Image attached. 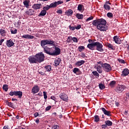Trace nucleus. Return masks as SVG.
<instances>
[{
  "label": "nucleus",
  "instance_id": "nucleus-59",
  "mask_svg": "<svg viewBox=\"0 0 129 129\" xmlns=\"http://www.w3.org/2000/svg\"><path fill=\"white\" fill-rule=\"evenodd\" d=\"M97 63L98 64H99V65H101L102 66H102L103 65V64H104L103 62H102V61H101L97 62Z\"/></svg>",
  "mask_w": 129,
  "mask_h": 129
},
{
  "label": "nucleus",
  "instance_id": "nucleus-43",
  "mask_svg": "<svg viewBox=\"0 0 129 129\" xmlns=\"http://www.w3.org/2000/svg\"><path fill=\"white\" fill-rule=\"evenodd\" d=\"M117 61H118L119 63H121V64H125V61L124 59L118 58Z\"/></svg>",
  "mask_w": 129,
  "mask_h": 129
},
{
  "label": "nucleus",
  "instance_id": "nucleus-40",
  "mask_svg": "<svg viewBox=\"0 0 129 129\" xmlns=\"http://www.w3.org/2000/svg\"><path fill=\"white\" fill-rule=\"evenodd\" d=\"M106 46L109 49H111V50H113V45H112V44L110 43H107Z\"/></svg>",
  "mask_w": 129,
  "mask_h": 129
},
{
  "label": "nucleus",
  "instance_id": "nucleus-57",
  "mask_svg": "<svg viewBox=\"0 0 129 129\" xmlns=\"http://www.w3.org/2000/svg\"><path fill=\"white\" fill-rule=\"evenodd\" d=\"M81 57H82V58H85L86 57L84 52H82Z\"/></svg>",
  "mask_w": 129,
  "mask_h": 129
},
{
  "label": "nucleus",
  "instance_id": "nucleus-32",
  "mask_svg": "<svg viewBox=\"0 0 129 129\" xmlns=\"http://www.w3.org/2000/svg\"><path fill=\"white\" fill-rule=\"evenodd\" d=\"M76 18L78 19V20H83V15L80 14L79 13L76 14Z\"/></svg>",
  "mask_w": 129,
  "mask_h": 129
},
{
  "label": "nucleus",
  "instance_id": "nucleus-61",
  "mask_svg": "<svg viewBox=\"0 0 129 129\" xmlns=\"http://www.w3.org/2000/svg\"><path fill=\"white\" fill-rule=\"evenodd\" d=\"M51 99H52V100H56V97H55V96H52L50 97Z\"/></svg>",
  "mask_w": 129,
  "mask_h": 129
},
{
  "label": "nucleus",
  "instance_id": "nucleus-56",
  "mask_svg": "<svg viewBox=\"0 0 129 129\" xmlns=\"http://www.w3.org/2000/svg\"><path fill=\"white\" fill-rule=\"evenodd\" d=\"M39 74L42 75V76H44V75H46V73H43V72H38Z\"/></svg>",
  "mask_w": 129,
  "mask_h": 129
},
{
  "label": "nucleus",
  "instance_id": "nucleus-64",
  "mask_svg": "<svg viewBox=\"0 0 129 129\" xmlns=\"http://www.w3.org/2000/svg\"><path fill=\"white\" fill-rule=\"evenodd\" d=\"M70 39H71L70 37H68V43H70V42L71 41Z\"/></svg>",
  "mask_w": 129,
  "mask_h": 129
},
{
  "label": "nucleus",
  "instance_id": "nucleus-45",
  "mask_svg": "<svg viewBox=\"0 0 129 129\" xmlns=\"http://www.w3.org/2000/svg\"><path fill=\"white\" fill-rule=\"evenodd\" d=\"M99 87L100 88V89H104V88H105V86H104V85L102 84H99Z\"/></svg>",
  "mask_w": 129,
  "mask_h": 129
},
{
  "label": "nucleus",
  "instance_id": "nucleus-41",
  "mask_svg": "<svg viewBox=\"0 0 129 129\" xmlns=\"http://www.w3.org/2000/svg\"><path fill=\"white\" fill-rule=\"evenodd\" d=\"M107 17H108V18H109V19H112V18H113V14H112V13L110 12H108L107 14Z\"/></svg>",
  "mask_w": 129,
  "mask_h": 129
},
{
  "label": "nucleus",
  "instance_id": "nucleus-55",
  "mask_svg": "<svg viewBox=\"0 0 129 129\" xmlns=\"http://www.w3.org/2000/svg\"><path fill=\"white\" fill-rule=\"evenodd\" d=\"M5 42V39H2L0 40V46H2L3 45V43Z\"/></svg>",
  "mask_w": 129,
  "mask_h": 129
},
{
  "label": "nucleus",
  "instance_id": "nucleus-1",
  "mask_svg": "<svg viewBox=\"0 0 129 129\" xmlns=\"http://www.w3.org/2000/svg\"><path fill=\"white\" fill-rule=\"evenodd\" d=\"M40 45L43 49V52L50 55V56H58L61 53V49L58 47H55V50L53 51V48L48 47V46H54L55 41L51 39H45L40 41Z\"/></svg>",
  "mask_w": 129,
  "mask_h": 129
},
{
  "label": "nucleus",
  "instance_id": "nucleus-17",
  "mask_svg": "<svg viewBox=\"0 0 129 129\" xmlns=\"http://www.w3.org/2000/svg\"><path fill=\"white\" fill-rule=\"evenodd\" d=\"M84 10L85 9L84 8V6L82 4H79L78 6V11H79V12H81V13H83L84 12Z\"/></svg>",
  "mask_w": 129,
  "mask_h": 129
},
{
  "label": "nucleus",
  "instance_id": "nucleus-29",
  "mask_svg": "<svg viewBox=\"0 0 129 129\" xmlns=\"http://www.w3.org/2000/svg\"><path fill=\"white\" fill-rule=\"evenodd\" d=\"M46 14H47V11L43 10L38 15V17H44V16H46Z\"/></svg>",
  "mask_w": 129,
  "mask_h": 129
},
{
  "label": "nucleus",
  "instance_id": "nucleus-18",
  "mask_svg": "<svg viewBox=\"0 0 129 129\" xmlns=\"http://www.w3.org/2000/svg\"><path fill=\"white\" fill-rule=\"evenodd\" d=\"M22 38H23L24 39H34V38H35V36L33 35H30L29 34H25L22 36Z\"/></svg>",
  "mask_w": 129,
  "mask_h": 129
},
{
  "label": "nucleus",
  "instance_id": "nucleus-49",
  "mask_svg": "<svg viewBox=\"0 0 129 129\" xmlns=\"http://www.w3.org/2000/svg\"><path fill=\"white\" fill-rule=\"evenodd\" d=\"M72 40H73V42H74L75 43H78V39H77V38L76 37L72 38Z\"/></svg>",
  "mask_w": 129,
  "mask_h": 129
},
{
  "label": "nucleus",
  "instance_id": "nucleus-39",
  "mask_svg": "<svg viewBox=\"0 0 129 129\" xmlns=\"http://www.w3.org/2000/svg\"><path fill=\"white\" fill-rule=\"evenodd\" d=\"M85 49V47H84V46H80L78 47V50L79 51V52H82V51H83V50Z\"/></svg>",
  "mask_w": 129,
  "mask_h": 129
},
{
  "label": "nucleus",
  "instance_id": "nucleus-15",
  "mask_svg": "<svg viewBox=\"0 0 129 129\" xmlns=\"http://www.w3.org/2000/svg\"><path fill=\"white\" fill-rule=\"evenodd\" d=\"M41 7H42L41 4H35L32 5V9L34 10H40L41 9Z\"/></svg>",
  "mask_w": 129,
  "mask_h": 129
},
{
  "label": "nucleus",
  "instance_id": "nucleus-26",
  "mask_svg": "<svg viewBox=\"0 0 129 129\" xmlns=\"http://www.w3.org/2000/svg\"><path fill=\"white\" fill-rule=\"evenodd\" d=\"M116 84V82L115 81H112L109 84V86L111 88H113V87H114V86H115Z\"/></svg>",
  "mask_w": 129,
  "mask_h": 129
},
{
  "label": "nucleus",
  "instance_id": "nucleus-13",
  "mask_svg": "<svg viewBox=\"0 0 129 129\" xmlns=\"http://www.w3.org/2000/svg\"><path fill=\"white\" fill-rule=\"evenodd\" d=\"M113 41H114L116 44H121V39L119 38L118 36H115L113 37Z\"/></svg>",
  "mask_w": 129,
  "mask_h": 129
},
{
  "label": "nucleus",
  "instance_id": "nucleus-12",
  "mask_svg": "<svg viewBox=\"0 0 129 129\" xmlns=\"http://www.w3.org/2000/svg\"><path fill=\"white\" fill-rule=\"evenodd\" d=\"M6 45L7 47H9V48H11V47H13L14 45H15V43L12 39H9L6 42Z\"/></svg>",
  "mask_w": 129,
  "mask_h": 129
},
{
  "label": "nucleus",
  "instance_id": "nucleus-27",
  "mask_svg": "<svg viewBox=\"0 0 129 129\" xmlns=\"http://www.w3.org/2000/svg\"><path fill=\"white\" fill-rule=\"evenodd\" d=\"M61 61H62V60L60 58H58L57 59H56L54 61L55 66H56V67H57V66H59Z\"/></svg>",
  "mask_w": 129,
  "mask_h": 129
},
{
  "label": "nucleus",
  "instance_id": "nucleus-25",
  "mask_svg": "<svg viewBox=\"0 0 129 129\" xmlns=\"http://www.w3.org/2000/svg\"><path fill=\"white\" fill-rule=\"evenodd\" d=\"M33 13H35V11L32 9H29L28 11H27L26 12V14L27 15H29V16H33Z\"/></svg>",
  "mask_w": 129,
  "mask_h": 129
},
{
  "label": "nucleus",
  "instance_id": "nucleus-16",
  "mask_svg": "<svg viewBox=\"0 0 129 129\" xmlns=\"http://www.w3.org/2000/svg\"><path fill=\"white\" fill-rule=\"evenodd\" d=\"M87 48H89L90 50H92V51H93V50H95V42H93L92 43H89L87 45Z\"/></svg>",
  "mask_w": 129,
  "mask_h": 129
},
{
  "label": "nucleus",
  "instance_id": "nucleus-5",
  "mask_svg": "<svg viewBox=\"0 0 129 129\" xmlns=\"http://www.w3.org/2000/svg\"><path fill=\"white\" fill-rule=\"evenodd\" d=\"M102 68L103 69V70H104V71H105V72H110V71L112 70V69L110 64L107 63H103V65L102 66Z\"/></svg>",
  "mask_w": 129,
  "mask_h": 129
},
{
  "label": "nucleus",
  "instance_id": "nucleus-22",
  "mask_svg": "<svg viewBox=\"0 0 129 129\" xmlns=\"http://www.w3.org/2000/svg\"><path fill=\"white\" fill-rule=\"evenodd\" d=\"M66 15L69 17H71L73 15V10L71 9H69L65 12Z\"/></svg>",
  "mask_w": 129,
  "mask_h": 129
},
{
  "label": "nucleus",
  "instance_id": "nucleus-8",
  "mask_svg": "<svg viewBox=\"0 0 129 129\" xmlns=\"http://www.w3.org/2000/svg\"><path fill=\"white\" fill-rule=\"evenodd\" d=\"M59 98L66 102L68 101V96L65 93H61L59 95Z\"/></svg>",
  "mask_w": 129,
  "mask_h": 129
},
{
  "label": "nucleus",
  "instance_id": "nucleus-42",
  "mask_svg": "<svg viewBox=\"0 0 129 129\" xmlns=\"http://www.w3.org/2000/svg\"><path fill=\"white\" fill-rule=\"evenodd\" d=\"M92 74H93L94 76H96V78H98V77H99V74H98L96 71L92 72Z\"/></svg>",
  "mask_w": 129,
  "mask_h": 129
},
{
  "label": "nucleus",
  "instance_id": "nucleus-28",
  "mask_svg": "<svg viewBox=\"0 0 129 129\" xmlns=\"http://www.w3.org/2000/svg\"><path fill=\"white\" fill-rule=\"evenodd\" d=\"M6 104L8 105V106H10V107H12V108L15 109V105H14V103L9 102V101H6Z\"/></svg>",
  "mask_w": 129,
  "mask_h": 129
},
{
  "label": "nucleus",
  "instance_id": "nucleus-2",
  "mask_svg": "<svg viewBox=\"0 0 129 129\" xmlns=\"http://www.w3.org/2000/svg\"><path fill=\"white\" fill-rule=\"evenodd\" d=\"M93 26H96L98 30L101 32H105L107 30V27H106V20L104 19H100L93 20L92 22Z\"/></svg>",
  "mask_w": 129,
  "mask_h": 129
},
{
  "label": "nucleus",
  "instance_id": "nucleus-58",
  "mask_svg": "<svg viewBox=\"0 0 129 129\" xmlns=\"http://www.w3.org/2000/svg\"><path fill=\"white\" fill-rule=\"evenodd\" d=\"M106 126H107L106 125V124H102V125H101V128H102L105 129V128H106Z\"/></svg>",
  "mask_w": 129,
  "mask_h": 129
},
{
  "label": "nucleus",
  "instance_id": "nucleus-3",
  "mask_svg": "<svg viewBox=\"0 0 129 129\" xmlns=\"http://www.w3.org/2000/svg\"><path fill=\"white\" fill-rule=\"evenodd\" d=\"M37 63H42L45 61V54L42 52H38L35 54Z\"/></svg>",
  "mask_w": 129,
  "mask_h": 129
},
{
  "label": "nucleus",
  "instance_id": "nucleus-62",
  "mask_svg": "<svg viewBox=\"0 0 129 129\" xmlns=\"http://www.w3.org/2000/svg\"><path fill=\"white\" fill-rule=\"evenodd\" d=\"M3 129H10V127L9 126V125H5Z\"/></svg>",
  "mask_w": 129,
  "mask_h": 129
},
{
  "label": "nucleus",
  "instance_id": "nucleus-6",
  "mask_svg": "<svg viewBox=\"0 0 129 129\" xmlns=\"http://www.w3.org/2000/svg\"><path fill=\"white\" fill-rule=\"evenodd\" d=\"M28 61L30 64H38L36 55L30 56L28 57Z\"/></svg>",
  "mask_w": 129,
  "mask_h": 129
},
{
  "label": "nucleus",
  "instance_id": "nucleus-33",
  "mask_svg": "<svg viewBox=\"0 0 129 129\" xmlns=\"http://www.w3.org/2000/svg\"><path fill=\"white\" fill-rule=\"evenodd\" d=\"M105 123L107 126H111V125H112V122L109 120H107L105 121Z\"/></svg>",
  "mask_w": 129,
  "mask_h": 129
},
{
  "label": "nucleus",
  "instance_id": "nucleus-10",
  "mask_svg": "<svg viewBox=\"0 0 129 129\" xmlns=\"http://www.w3.org/2000/svg\"><path fill=\"white\" fill-rule=\"evenodd\" d=\"M101 109L105 115H107V116H111V111L107 110L104 108H101Z\"/></svg>",
  "mask_w": 129,
  "mask_h": 129
},
{
  "label": "nucleus",
  "instance_id": "nucleus-47",
  "mask_svg": "<svg viewBox=\"0 0 129 129\" xmlns=\"http://www.w3.org/2000/svg\"><path fill=\"white\" fill-rule=\"evenodd\" d=\"M43 96L44 99H47V98H48V96H47V92L43 91Z\"/></svg>",
  "mask_w": 129,
  "mask_h": 129
},
{
  "label": "nucleus",
  "instance_id": "nucleus-53",
  "mask_svg": "<svg viewBox=\"0 0 129 129\" xmlns=\"http://www.w3.org/2000/svg\"><path fill=\"white\" fill-rule=\"evenodd\" d=\"M75 29L76 30H80V29H81V25L80 24L78 25L77 26L75 27Z\"/></svg>",
  "mask_w": 129,
  "mask_h": 129
},
{
  "label": "nucleus",
  "instance_id": "nucleus-34",
  "mask_svg": "<svg viewBox=\"0 0 129 129\" xmlns=\"http://www.w3.org/2000/svg\"><path fill=\"white\" fill-rule=\"evenodd\" d=\"M49 7H50V9L52 8H56V7H57V5L56 1L52 3H51L49 5Z\"/></svg>",
  "mask_w": 129,
  "mask_h": 129
},
{
  "label": "nucleus",
  "instance_id": "nucleus-54",
  "mask_svg": "<svg viewBox=\"0 0 129 129\" xmlns=\"http://www.w3.org/2000/svg\"><path fill=\"white\" fill-rule=\"evenodd\" d=\"M57 14H60V15H62L63 12L61 10H59L56 11Z\"/></svg>",
  "mask_w": 129,
  "mask_h": 129
},
{
  "label": "nucleus",
  "instance_id": "nucleus-36",
  "mask_svg": "<svg viewBox=\"0 0 129 129\" xmlns=\"http://www.w3.org/2000/svg\"><path fill=\"white\" fill-rule=\"evenodd\" d=\"M51 9V7H50V5H46L45 7H43V10L44 11H45V12H47V11H49Z\"/></svg>",
  "mask_w": 129,
  "mask_h": 129
},
{
  "label": "nucleus",
  "instance_id": "nucleus-31",
  "mask_svg": "<svg viewBox=\"0 0 129 129\" xmlns=\"http://www.w3.org/2000/svg\"><path fill=\"white\" fill-rule=\"evenodd\" d=\"M0 34L3 37H6V34H7V31L4 29H0Z\"/></svg>",
  "mask_w": 129,
  "mask_h": 129
},
{
  "label": "nucleus",
  "instance_id": "nucleus-11",
  "mask_svg": "<svg viewBox=\"0 0 129 129\" xmlns=\"http://www.w3.org/2000/svg\"><path fill=\"white\" fill-rule=\"evenodd\" d=\"M39 91H40V88L37 85L34 86L32 89V92L33 93V94L38 93Z\"/></svg>",
  "mask_w": 129,
  "mask_h": 129
},
{
  "label": "nucleus",
  "instance_id": "nucleus-48",
  "mask_svg": "<svg viewBox=\"0 0 129 129\" xmlns=\"http://www.w3.org/2000/svg\"><path fill=\"white\" fill-rule=\"evenodd\" d=\"M69 29L71 31H75V30L76 28H75V27H73L71 25H69Z\"/></svg>",
  "mask_w": 129,
  "mask_h": 129
},
{
  "label": "nucleus",
  "instance_id": "nucleus-4",
  "mask_svg": "<svg viewBox=\"0 0 129 129\" xmlns=\"http://www.w3.org/2000/svg\"><path fill=\"white\" fill-rule=\"evenodd\" d=\"M95 43V47H96V50L97 51H99V52H103V45L102 43L97 41L94 42Z\"/></svg>",
  "mask_w": 129,
  "mask_h": 129
},
{
  "label": "nucleus",
  "instance_id": "nucleus-7",
  "mask_svg": "<svg viewBox=\"0 0 129 129\" xmlns=\"http://www.w3.org/2000/svg\"><path fill=\"white\" fill-rule=\"evenodd\" d=\"M126 87L125 85H118L117 86L115 91L116 92H117L118 93H121L124 90V89L126 88Z\"/></svg>",
  "mask_w": 129,
  "mask_h": 129
},
{
  "label": "nucleus",
  "instance_id": "nucleus-9",
  "mask_svg": "<svg viewBox=\"0 0 129 129\" xmlns=\"http://www.w3.org/2000/svg\"><path fill=\"white\" fill-rule=\"evenodd\" d=\"M109 5H111V3H110L109 1H106L104 3L103 5V8L106 10V11H110L111 7H110V6H109Z\"/></svg>",
  "mask_w": 129,
  "mask_h": 129
},
{
  "label": "nucleus",
  "instance_id": "nucleus-35",
  "mask_svg": "<svg viewBox=\"0 0 129 129\" xmlns=\"http://www.w3.org/2000/svg\"><path fill=\"white\" fill-rule=\"evenodd\" d=\"M100 120V118H99V116L96 115L94 116V121L95 122H98Z\"/></svg>",
  "mask_w": 129,
  "mask_h": 129
},
{
  "label": "nucleus",
  "instance_id": "nucleus-60",
  "mask_svg": "<svg viewBox=\"0 0 129 129\" xmlns=\"http://www.w3.org/2000/svg\"><path fill=\"white\" fill-rule=\"evenodd\" d=\"M34 115L35 117H37V116H39V113L36 112L34 114Z\"/></svg>",
  "mask_w": 129,
  "mask_h": 129
},
{
  "label": "nucleus",
  "instance_id": "nucleus-46",
  "mask_svg": "<svg viewBox=\"0 0 129 129\" xmlns=\"http://www.w3.org/2000/svg\"><path fill=\"white\" fill-rule=\"evenodd\" d=\"M9 95H10V96H14V95H15L16 96V91H11L9 93Z\"/></svg>",
  "mask_w": 129,
  "mask_h": 129
},
{
  "label": "nucleus",
  "instance_id": "nucleus-14",
  "mask_svg": "<svg viewBox=\"0 0 129 129\" xmlns=\"http://www.w3.org/2000/svg\"><path fill=\"white\" fill-rule=\"evenodd\" d=\"M129 74V70L128 69H124L122 71L121 76H123V77L125 76H127Z\"/></svg>",
  "mask_w": 129,
  "mask_h": 129
},
{
  "label": "nucleus",
  "instance_id": "nucleus-21",
  "mask_svg": "<svg viewBox=\"0 0 129 129\" xmlns=\"http://www.w3.org/2000/svg\"><path fill=\"white\" fill-rule=\"evenodd\" d=\"M45 69V72H51L52 70V66L51 65H47L44 67Z\"/></svg>",
  "mask_w": 129,
  "mask_h": 129
},
{
  "label": "nucleus",
  "instance_id": "nucleus-50",
  "mask_svg": "<svg viewBox=\"0 0 129 129\" xmlns=\"http://www.w3.org/2000/svg\"><path fill=\"white\" fill-rule=\"evenodd\" d=\"M93 16H91L89 17L86 20V22H89V21H91V20H93Z\"/></svg>",
  "mask_w": 129,
  "mask_h": 129
},
{
  "label": "nucleus",
  "instance_id": "nucleus-24",
  "mask_svg": "<svg viewBox=\"0 0 129 129\" xmlns=\"http://www.w3.org/2000/svg\"><path fill=\"white\" fill-rule=\"evenodd\" d=\"M84 63H85V60H80V61H78L75 65L76 66H81V65H83V64H84Z\"/></svg>",
  "mask_w": 129,
  "mask_h": 129
},
{
  "label": "nucleus",
  "instance_id": "nucleus-30",
  "mask_svg": "<svg viewBox=\"0 0 129 129\" xmlns=\"http://www.w3.org/2000/svg\"><path fill=\"white\" fill-rule=\"evenodd\" d=\"M97 69V71L100 74L102 73V67L101 66H97L96 68Z\"/></svg>",
  "mask_w": 129,
  "mask_h": 129
},
{
  "label": "nucleus",
  "instance_id": "nucleus-20",
  "mask_svg": "<svg viewBox=\"0 0 129 129\" xmlns=\"http://www.w3.org/2000/svg\"><path fill=\"white\" fill-rule=\"evenodd\" d=\"M15 96H18L19 98H22V97L23 96V92L20 91H15Z\"/></svg>",
  "mask_w": 129,
  "mask_h": 129
},
{
  "label": "nucleus",
  "instance_id": "nucleus-52",
  "mask_svg": "<svg viewBox=\"0 0 129 129\" xmlns=\"http://www.w3.org/2000/svg\"><path fill=\"white\" fill-rule=\"evenodd\" d=\"M52 129H59V126H58L57 125H54L52 127Z\"/></svg>",
  "mask_w": 129,
  "mask_h": 129
},
{
  "label": "nucleus",
  "instance_id": "nucleus-44",
  "mask_svg": "<svg viewBox=\"0 0 129 129\" xmlns=\"http://www.w3.org/2000/svg\"><path fill=\"white\" fill-rule=\"evenodd\" d=\"M57 6H59V5H62V4H64V2L62 0H59L58 1H56Z\"/></svg>",
  "mask_w": 129,
  "mask_h": 129
},
{
  "label": "nucleus",
  "instance_id": "nucleus-37",
  "mask_svg": "<svg viewBox=\"0 0 129 129\" xmlns=\"http://www.w3.org/2000/svg\"><path fill=\"white\" fill-rule=\"evenodd\" d=\"M3 90L7 92L9 90V86L7 84L4 85L3 87Z\"/></svg>",
  "mask_w": 129,
  "mask_h": 129
},
{
  "label": "nucleus",
  "instance_id": "nucleus-23",
  "mask_svg": "<svg viewBox=\"0 0 129 129\" xmlns=\"http://www.w3.org/2000/svg\"><path fill=\"white\" fill-rule=\"evenodd\" d=\"M30 1L28 0H25L23 2V5L25 8H27V9L29 8V7H30Z\"/></svg>",
  "mask_w": 129,
  "mask_h": 129
},
{
  "label": "nucleus",
  "instance_id": "nucleus-51",
  "mask_svg": "<svg viewBox=\"0 0 129 129\" xmlns=\"http://www.w3.org/2000/svg\"><path fill=\"white\" fill-rule=\"evenodd\" d=\"M51 108H52V106H48L46 107L45 111H49V110H50V109H51Z\"/></svg>",
  "mask_w": 129,
  "mask_h": 129
},
{
  "label": "nucleus",
  "instance_id": "nucleus-38",
  "mask_svg": "<svg viewBox=\"0 0 129 129\" xmlns=\"http://www.w3.org/2000/svg\"><path fill=\"white\" fill-rule=\"evenodd\" d=\"M11 34H16L18 33V30L17 29L13 28L11 29Z\"/></svg>",
  "mask_w": 129,
  "mask_h": 129
},
{
  "label": "nucleus",
  "instance_id": "nucleus-19",
  "mask_svg": "<svg viewBox=\"0 0 129 129\" xmlns=\"http://www.w3.org/2000/svg\"><path fill=\"white\" fill-rule=\"evenodd\" d=\"M73 72L77 75H80V74H81V71H80V70L77 68H74L73 70Z\"/></svg>",
  "mask_w": 129,
  "mask_h": 129
},
{
  "label": "nucleus",
  "instance_id": "nucleus-63",
  "mask_svg": "<svg viewBox=\"0 0 129 129\" xmlns=\"http://www.w3.org/2000/svg\"><path fill=\"white\" fill-rule=\"evenodd\" d=\"M12 101H18V99L12 98Z\"/></svg>",
  "mask_w": 129,
  "mask_h": 129
}]
</instances>
